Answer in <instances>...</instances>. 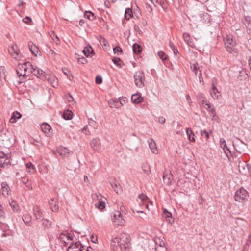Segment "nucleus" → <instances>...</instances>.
Returning <instances> with one entry per match:
<instances>
[{
	"label": "nucleus",
	"mask_w": 251,
	"mask_h": 251,
	"mask_svg": "<svg viewBox=\"0 0 251 251\" xmlns=\"http://www.w3.org/2000/svg\"><path fill=\"white\" fill-rule=\"evenodd\" d=\"M36 68L34 69V71H33V75L35 76H36L38 78H43L45 77V72L41 69L38 68L37 67L35 66Z\"/></svg>",
	"instance_id": "2eb2a0df"
},
{
	"label": "nucleus",
	"mask_w": 251,
	"mask_h": 251,
	"mask_svg": "<svg viewBox=\"0 0 251 251\" xmlns=\"http://www.w3.org/2000/svg\"><path fill=\"white\" fill-rule=\"evenodd\" d=\"M162 217L169 224H172L174 222V219L172 217V214L166 209L164 210Z\"/></svg>",
	"instance_id": "ddd939ff"
},
{
	"label": "nucleus",
	"mask_w": 251,
	"mask_h": 251,
	"mask_svg": "<svg viewBox=\"0 0 251 251\" xmlns=\"http://www.w3.org/2000/svg\"><path fill=\"white\" fill-rule=\"evenodd\" d=\"M41 128L43 132L46 134H49L51 129V126L47 123H43L41 125Z\"/></svg>",
	"instance_id": "4be33fe9"
},
{
	"label": "nucleus",
	"mask_w": 251,
	"mask_h": 251,
	"mask_svg": "<svg viewBox=\"0 0 251 251\" xmlns=\"http://www.w3.org/2000/svg\"><path fill=\"white\" fill-rule=\"evenodd\" d=\"M248 192L243 188L238 189L234 195V200L239 202H243L248 197Z\"/></svg>",
	"instance_id": "7ed1b4c3"
},
{
	"label": "nucleus",
	"mask_w": 251,
	"mask_h": 251,
	"mask_svg": "<svg viewBox=\"0 0 251 251\" xmlns=\"http://www.w3.org/2000/svg\"><path fill=\"white\" fill-rule=\"evenodd\" d=\"M225 48L226 50L230 53H236L237 50L235 48L236 42L231 36H227L225 41Z\"/></svg>",
	"instance_id": "f03ea898"
},
{
	"label": "nucleus",
	"mask_w": 251,
	"mask_h": 251,
	"mask_svg": "<svg viewBox=\"0 0 251 251\" xmlns=\"http://www.w3.org/2000/svg\"><path fill=\"white\" fill-rule=\"evenodd\" d=\"M26 167L28 172H31V170H34L35 167L31 162L26 163Z\"/></svg>",
	"instance_id": "c03bdc74"
},
{
	"label": "nucleus",
	"mask_w": 251,
	"mask_h": 251,
	"mask_svg": "<svg viewBox=\"0 0 251 251\" xmlns=\"http://www.w3.org/2000/svg\"><path fill=\"white\" fill-rule=\"evenodd\" d=\"M220 147L223 149L224 152L226 154V156L229 158V155L228 152L226 151V148L227 147V145L226 141L223 139L221 138L220 141Z\"/></svg>",
	"instance_id": "7c9ffc66"
},
{
	"label": "nucleus",
	"mask_w": 251,
	"mask_h": 251,
	"mask_svg": "<svg viewBox=\"0 0 251 251\" xmlns=\"http://www.w3.org/2000/svg\"><path fill=\"white\" fill-rule=\"evenodd\" d=\"M148 143L151 151L153 153L157 154L158 151L155 141L152 139H149L148 140Z\"/></svg>",
	"instance_id": "4468645a"
},
{
	"label": "nucleus",
	"mask_w": 251,
	"mask_h": 251,
	"mask_svg": "<svg viewBox=\"0 0 251 251\" xmlns=\"http://www.w3.org/2000/svg\"><path fill=\"white\" fill-rule=\"evenodd\" d=\"M200 96L201 97V98H202V104H203V107L207 110H209V109H210V108H211L210 104L207 101V99L205 97L202 96V94H200Z\"/></svg>",
	"instance_id": "cd10ccee"
},
{
	"label": "nucleus",
	"mask_w": 251,
	"mask_h": 251,
	"mask_svg": "<svg viewBox=\"0 0 251 251\" xmlns=\"http://www.w3.org/2000/svg\"><path fill=\"white\" fill-rule=\"evenodd\" d=\"M28 47L30 51L35 56H37L39 52V48L38 47L32 42H29Z\"/></svg>",
	"instance_id": "6ab92c4d"
},
{
	"label": "nucleus",
	"mask_w": 251,
	"mask_h": 251,
	"mask_svg": "<svg viewBox=\"0 0 251 251\" xmlns=\"http://www.w3.org/2000/svg\"><path fill=\"white\" fill-rule=\"evenodd\" d=\"M73 113L69 110H66L63 113V118L65 120H70L72 118Z\"/></svg>",
	"instance_id": "c9c22d12"
},
{
	"label": "nucleus",
	"mask_w": 251,
	"mask_h": 251,
	"mask_svg": "<svg viewBox=\"0 0 251 251\" xmlns=\"http://www.w3.org/2000/svg\"><path fill=\"white\" fill-rule=\"evenodd\" d=\"M132 48L134 52L136 54L139 53L142 51L141 46L137 43H135L133 45Z\"/></svg>",
	"instance_id": "2f4dec72"
},
{
	"label": "nucleus",
	"mask_w": 251,
	"mask_h": 251,
	"mask_svg": "<svg viewBox=\"0 0 251 251\" xmlns=\"http://www.w3.org/2000/svg\"><path fill=\"white\" fill-rule=\"evenodd\" d=\"M121 216V214L119 212H117L116 213L114 214L112 219L114 222H115V220H118L119 222L118 224H122L123 223L122 221L123 219Z\"/></svg>",
	"instance_id": "c85d7f7f"
},
{
	"label": "nucleus",
	"mask_w": 251,
	"mask_h": 251,
	"mask_svg": "<svg viewBox=\"0 0 251 251\" xmlns=\"http://www.w3.org/2000/svg\"><path fill=\"white\" fill-rule=\"evenodd\" d=\"M132 14V10L131 8H127L126 9L125 17L126 19L129 20L131 17Z\"/></svg>",
	"instance_id": "58836bf2"
},
{
	"label": "nucleus",
	"mask_w": 251,
	"mask_h": 251,
	"mask_svg": "<svg viewBox=\"0 0 251 251\" xmlns=\"http://www.w3.org/2000/svg\"><path fill=\"white\" fill-rule=\"evenodd\" d=\"M95 206L100 210H103L105 206V203L104 201H98L95 203Z\"/></svg>",
	"instance_id": "4c0bfd02"
},
{
	"label": "nucleus",
	"mask_w": 251,
	"mask_h": 251,
	"mask_svg": "<svg viewBox=\"0 0 251 251\" xmlns=\"http://www.w3.org/2000/svg\"><path fill=\"white\" fill-rule=\"evenodd\" d=\"M96 83L100 84L102 82V78L100 76H97L95 78Z\"/></svg>",
	"instance_id": "4d7b16f0"
},
{
	"label": "nucleus",
	"mask_w": 251,
	"mask_h": 251,
	"mask_svg": "<svg viewBox=\"0 0 251 251\" xmlns=\"http://www.w3.org/2000/svg\"><path fill=\"white\" fill-rule=\"evenodd\" d=\"M1 134H0V142H1V144L3 145L4 144V142L5 140H8V137L4 138L3 137V135H6V132H4L3 130H1L0 132Z\"/></svg>",
	"instance_id": "a19ab883"
},
{
	"label": "nucleus",
	"mask_w": 251,
	"mask_h": 251,
	"mask_svg": "<svg viewBox=\"0 0 251 251\" xmlns=\"http://www.w3.org/2000/svg\"><path fill=\"white\" fill-rule=\"evenodd\" d=\"M25 62H24V63H19L17 67L16 73L19 76L23 77L21 79L22 80H24L27 78V75L25 74Z\"/></svg>",
	"instance_id": "423d86ee"
},
{
	"label": "nucleus",
	"mask_w": 251,
	"mask_h": 251,
	"mask_svg": "<svg viewBox=\"0 0 251 251\" xmlns=\"http://www.w3.org/2000/svg\"><path fill=\"white\" fill-rule=\"evenodd\" d=\"M31 216L29 215H24L22 218L24 222L27 226L30 225V223L31 221Z\"/></svg>",
	"instance_id": "72a5a7b5"
},
{
	"label": "nucleus",
	"mask_w": 251,
	"mask_h": 251,
	"mask_svg": "<svg viewBox=\"0 0 251 251\" xmlns=\"http://www.w3.org/2000/svg\"><path fill=\"white\" fill-rule=\"evenodd\" d=\"M69 150L64 147L60 146L58 147L54 151V153L56 156H61L62 157L65 156L69 153Z\"/></svg>",
	"instance_id": "9d476101"
},
{
	"label": "nucleus",
	"mask_w": 251,
	"mask_h": 251,
	"mask_svg": "<svg viewBox=\"0 0 251 251\" xmlns=\"http://www.w3.org/2000/svg\"><path fill=\"white\" fill-rule=\"evenodd\" d=\"M183 37L185 42L189 46H191L192 48H195V44L192 39L191 38L189 34L187 33H184L183 34Z\"/></svg>",
	"instance_id": "dca6fc26"
},
{
	"label": "nucleus",
	"mask_w": 251,
	"mask_h": 251,
	"mask_svg": "<svg viewBox=\"0 0 251 251\" xmlns=\"http://www.w3.org/2000/svg\"><path fill=\"white\" fill-rule=\"evenodd\" d=\"M131 100L134 103H140L143 100V98L138 94H133L131 96Z\"/></svg>",
	"instance_id": "aec40b11"
},
{
	"label": "nucleus",
	"mask_w": 251,
	"mask_h": 251,
	"mask_svg": "<svg viewBox=\"0 0 251 251\" xmlns=\"http://www.w3.org/2000/svg\"><path fill=\"white\" fill-rule=\"evenodd\" d=\"M142 170L143 171L147 174H148L149 172H150V170H149V165L147 164V163H144L142 164Z\"/></svg>",
	"instance_id": "49530a36"
},
{
	"label": "nucleus",
	"mask_w": 251,
	"mask_h": 251,
	"mask_svg": "<svg viewBox=\"0 0 251 251\" xmlns=\"http://www.w3.org/2000/svg\"><path fill=\"white\" fill-rule=\"evenodd\" d=\"M201 136H205V137L206 138V139H208L209 138V133L205 130H201Z\"/></svg>",
	"instance_id": "680f3d73"
},
{
	"label": "nucleus",
	"mask_w": 251,
	"mask_h": 251,
	"mask_svg": "<svg viewBox=\"0 0 251 251\" xmlns=\"http://www.w3.org/2000/svg\"><path fill=\"white\" fill-rule=\"evenodd\" d=\"M34 216L37 220H42L43 214L38 207H34L33 209Z\"/></svg>",
	"instance_id": "412c9836"
},
{
	"label": "nucleus",
	"mask_w": 251,
	"mask_h": 251,
	"mask_svg": "<svg viewBox=\"0 0 251 251\" xmlns=\"http://www.w3.org/2000/svg\"><path fill=\"white\" fill-rule=\"evenodd\" d=\"M191 68L196 76H198L199 80L201 82V79H202L201 67L199 66L197 62H194L191 63Z\"/></svg>",
	"instance_id": "6e6552de"
},
{
	"label": "nucleus",
	"mask_w": 251,
	"mask_h": 251,
	"mask_svg": "<svg viewBox=\"0 0 251 251\" xmlns=\"http://www.w3.org/2000/svg\"><path fill=\"white\" fill-rule=\"evenodd\" d=\"M99 40L100 44L102 46H106L108 45V42L107 40L105 38L101 36H99Z\"/></svg>",
	"instance_id": "ea45409f"
},
{
	"label": "nucleus",
	"mask_w": 251,
	"mask_h": 251,
	"mask_svg": "<svg viewBox=\"0 0 251 251\" xmlns=\"http://www.w3.org/2000/svg\"><path fill=\"white\" fill-rule=\"evenodd\" d=\"M42 225L44 227L49 228L51 226V222L47 219H43Z\"/></svg>",
	"instance_id": "79ce46f5"
},
{
	"label": "nucleus",
	"mask_w": 251,
	"mask_h": 251,
	"mask_svg": "<svg viewBox=\"0 0 251 251\" xmlns=\"http://www.w3.org/2000/svg\"><path fill=\"white\" fill-rule=\"evenodd\" d=\"M22 21L25 23L28 24H29L30 22H32L31 19L28 16H26L25 18H23Z\"/></svg>",
	"instance_id": "6e6d98bb"
},
{
	"label": "nucleus",
	"mask_w": 251,
	"mask_h": 251,
	"mask_svg": "<svg viewBox=\"0 0 251 251\" xmlns=\"http://www.w3.org/2000/svg\"><path fill=\"white\" fill-rule=\"evenodd\" d=\"M79 62H81L82 64H85L87 63V60L84 58L82 57L78 59Z\"/></svg>",
	"instance_id": "774afa93"
},
{
	"label": "nucleus",
	"mask_w": 251,
	"mask_h": 251,
	"mask_svg": "<svg viewBox=\"0 0 251 251\" xmlns=\"http://www.w3.org/2000/svg\"><path fill=\"white\" fill-rule=\"evenodd\" d=\"M186 101L189 104H190L192 102L190 96L188 94L185 96Z\"/></svg>",
	"instance_id": "338daca9"
},
{
	"label": "nucleus",
	"mask_w": 251,
	"mask_h": 251,
	"mask_svg": "<svg viewBox=\"0 0 251 251\" xmlns=\"http://www.w3.org/2000/svg\"><path fill=\"white\" fill-rule=\"evenodd\" d=\"M88 124L90 126L93 127L94 129H96L97 128L96 122L91 118L88 119Z\"/></svg>",
	"instance_id": "37998d69"
},
{
	"label": "nucleus",
	"mask_w": 251,
	"mask_h": 251,
	"mask_svg": "<svg viewBox=\"0 0 251 251\" xmlns=\"http://www.w3.org/2000/svg\"><path fill=\"white\" fill-rule=\"evenodd\" d=\"M21 116L22 115L19 112L17 111L14 112L11 118L10 119V122L11 123H14L16 122L17 119H20Z\"/></svg>",
	"instance_id": "a878e982"
},
{
	"label": "nucleus",
	"mask_w": 251,
	"mask_h": 251,
	"mask_svg": "<svg viewBox=\"0 0 251 251\" xmlns=\"http://www.w3.org/2000/svg\"><path fill=\"white\" fill-rule=\"evenodd\" d=\"M111 185L113 189L114 190V191L117 193H118L119 191H120V189L119 188V190L118 189V187L116 183H111Z\"/></svg>",
	"instance_id": "bf43d9fd"
},
{
	"label": "nucleus",
	"mask_w": 251,
	"mask_h": 251,
	"mask_svg": "<svg viewBox=\"0 0 251 251\" xmlns=\"http://www.w3.org/2000/svg\"><path fill=\"white\" fill-rule=\"evenodd\" d=\"M31 143L35 145V146H41V145H42V143L40 142V140L39 139H33L31 141Z\"/></svg>",
	"instance_id": "3c124183"
},
{
	"label": "nucleus",
	"mask_w": 251,
	"mask_h": 251,
	"mask_svg": "<svg viewBox=\"0 0 251 251\" xmlns=\"http://www.w3.org/2000/svg\"><path fill=\"white\" fill-rule=\"evenodd\" d=\"M48 81H50L53 87H56L58 85L57 79L54 76H51L48 79Z\"/></svg>",
	"instance_id": "e433bc0d"
},
{
	"label": "nucleus",
	"mask_w": 251,
	"mask_h": 251,
	"mask_svg": "<svg viewBox=\"0 0 251 251\" xmlns=\"http://www.w3.org/2000/svg\"><path fill=\"white\" fill-rule=\"evenodd\" d=\"M49 204L50 206V208L53 212H57L58 210V202L54 199H51L50 201H49Z\"/></svg>",
	"instance_id": "f3484780"
},
{
	"label": "nucleus",
	"mask_w": 251,
	"mask_h": 251,
	"mask_svg": "<svg viewBox=\"0 0 251 251\" xmlns=\"http://www.w3.org/2000/svg\"><path fill=\"white\" fill-rule=\"evenodd\" d=\"M10 205L11 207L12 208L13 211H17L18 210V205L16 204V202L14 201H12L10 203Z\"/></svg>",
	"instance_id": "de8ad7c7"
},
{
	"label": "nucleus",
	"mask_w": 251,
	"mask_h": 251,
	"mask_svg": "<svg viewBox=\"0 0 251 251\" xmlns=\"http://www.w3.org/2000/svg\"><path fill=\"white\" fill-rule=\"evenodd\" d=\"M84 16L87 18L89 19L90 20H93L95 19V15L93 13L91 12L90 11H87L84 13Z\"/></svg>",
	"instance_id": "f704fd0d"
},
{
	"label": "nucleus",
	"mask_w": 251,
	"mask_h": 251,
	"mask_svg": "<svg viewBox=\"0 0 251 251\" xmlns=\"http://www.w3.org/2000/svg\"><path fill=\"white\" fill-rule=\"evenodd\" d=\"M83 52L86 56H89L90 54H94V51L90 46L85 47Z\"/></svg>",
	"instance_id": "c756f323"
},
{
	"label": "nucleus",
	"mask_w": 251,
	"mask_h": 251,
	"mask_svg": "<svg viewBox=\"0 0 251 251\" xmlns=\"http://www.w3.org/2000/svg\"><path fill=\"white\" fill-rule=\"evenodd\" d=\"M158 55L163 61L168 59L167 56L165 54V52L162 51H158Z\"/></svg>",
	"instance_id": "a18cd8bd"
},
{
	"label": "nucleus",
	"mask_w": 251,
	"mask_h": 251,
	"mask_svg": "<svg viewBox=\"0 0 251 251\" xmlns=\"http://www.w3.org/2000/svg\"><path fill=\"white\" fill-rule=\"evenodd\" d=\"M2 192L3 195L6 196L9 194L10 191V188L8 185L4 182L2 183Z\"/></svg>",
	"instance_id": "b1692460"
},
{
	"label": "nucleus",
	"mask_w": 251,
	"mask_h": 251,
	"mask_svg": "<svg viewBox=\"0 0 251 251\" xmlns=\"http://www.w3.org/2000/svg\"><path fill=\"white\" fill-rule=\"evenodd\" d=\"M109 106L111 108H119L123 105V103H121L118 99H111L108 101Z\"/></svg>",
	"instance_id": "f8f14e48"
},
{
	"label": "nucleus",
	"mask_w": 251,
	"mask_h": 251,
	"mask_svg": "<svg viewBox=\"0 0 251 251\" xmlns=\"http://www.w3.org/2000/svg\"><path fill=\"white\" fill-rule=\"evenodd\" d=\"M10 158L8 154H6L0 151V166L1 168L5 167L10 164Z\"/></svg>",
	"instance_id": "0eeeda50"
},
{
	"label": "nucleus",
	"mask_w": 251,
	"mask_h": 251,
	"mask_svg": "<svg viewBox=\"0 0 251 251\" xmlns=\"http://www.w3.org/2000/svg\"><path fill=\"white\" fill-rule=\"evenodd\" d=\"M82 132L84 133L86 135H90V132L88 130V126L86 125L83 128L81 129Z\"/></svg>",
	"instance_id": "5fc2aeb1"
},
{
	"label": "nucleus",
	"mask_w": 251,
	"mask_h": 251,
	"mask_svg": "<svg viewBox=\"0 0 251 251\" xmlns=\"http://www.w3.org/2000/svg\"><path fill=\"white\" fill-rule=\"evenodd\" d=\"M112 62L118 66H121L120 62L121 60L118 57H115L112 59Z\"/></svg>",
	"instance_id": "603ef678"
},
{
	"label": "nucleus",
	"mask_w": 251,
	"mask_h": 251,
	"mask_svg": "<svg viewBox=\"0 0 251 251\" xmlns=\"http://www.w3.org/2000/svg\"><path fill=\"white\" fill-rule=\"evenodd\" d=\"M134 82L135 85L139 88H142L145 86V76L143 72L138 71L134 75Z\"/></svg>",
	"instance_id": "20e7f679"
},
{
	"label": "nucleus",
	"mask_w": 251,
	"mask_h": 251,
	"mask_svg": "<svg viewBox=\"0 0 251 251\" xmlns=\"http://www.w3.org/2000/svg\"><path fill=\"white\" fill-rule=\"evenodd\" d=\"M21 181L26 186L28 190H31L32 189L31 183L29 182V179L28 177L26 176L22 177L21 178Z\"/></svg>",
	"instance_id": "5701e85b"
},
{
	"label": "nucleus",
	"mask_w": 251,
	"mask_h": 251,
	"mask_svg": "<svg viewBox=\"0 0 251 251\" xmlns=\"http://www.w3.org/2000/svg\"><path fill=\"white\" fill-rule=\"evenodd\" d=\"M186 134L190 141L193 142L195 141L194 134L191 128H186Z\"/></svg>",
	"instance_id": "393cba45"
},
{
	"label": "nucleus",
	"mask_w": 251,
	"mask_h": 251,
	"mask_svg": "<svg viewBox=\"0 0 251 251\" xmlns=\"http://www.w3.org/2000/svg\"><path fill=\"white\" fill-rule=\"evenodd\" d=\"M113 51L114 53H118L119 52H122V50L120 47H116L113 48Z\"/></svg>",
	"instance_id": "052dcab7"
},
{
	"label": "nucleus",
	"mask_w": 251,
	"mask_h": 251,
	"mask_svg": "<svg viewBox=\"0 0 251 251\" xmlns=\"http://www.w3.org/2000/svg\"><path fill=\"white\" fill-rule=\"evenodd\" d=\"M25 66L26 69L25 70V74L27 75L28 74V75H30L31 74L33 73V71H34V69L36 68L35 66L33 65L30 62H25Z\"/></svg>",
	"instance_id": "a211bd4d"
},
{
	"label": "nucleus",
	"mask_w": 251,
	"mask_h": 251,
	"mask_svg": "<svg viewBox=\"0 0 251 251\" xmlns=\"http://www.w3.org/2000/svg\"><path fill=\"white\" fill-rule=\"evenodd\" d=\"M84 247L81 246L79 242L72 243L68 247L67 251H83Z\"/></svg>",
	"instance_id": "1a4fd4ad"
},
{
	"label": "nucleus",
	"mask_w": 251,
	"mask_h": 251,
	"mask_svg": "<svg viewBox=\"0 0 251 251\" xmlns=\"http://www.w3.org/2000/svg\"><path fill=\"white\" fill-rule=\"evenodd\" d=\"M251 244V234L248 236L247 239L246 241V243L244 245L243 251H247L248 250L249 246Z\"/></svg>",
	"instance_id": "473e14b6"
},
{
	"label": "nucleus",
	"mask_w": 251,
	"mask_h": 251,
	"mask_svg": "<svg viewBox=\"0 0 251 251\" xmlns=\"http://www.w3.org/2000/svg\"><path fill=\"white\" fill-rule=\"evenodd\" d=\"M166 121V120L165 119L162 117V116H161V117H159V118H158V122L160 124H164L165 123Z\"/></svg>",
	"instance_id": "69168bd1"
},
{
	"label": "nucleus",
	"mask_w": 251,
	"mask_h": 251,
	"mask_svg": "<svg viewBox=\"0 0 251 251\" xmlns=\"http://www.w3.org/2000/svg\"><path fill=\"white\" fill-rule=\"evenodd\" d=\"M210 94L213 98L217 99L219 97V91L217 90V88L212 83V87L210 90Z\"/></svg>",
	"instance_id": "bb28decb"
},
{
	"label": "nucleus",
	"mask_w": 251,
	"mask_h": 251,
	"mask_svg": "<svg viewBox=\"0 0 251 251\" xmlns=\"http://www.w3.org/2000/svg\"><path fill=\"white\" fill-rule=\"evenodd\" d=\"M5 212L4 211V208L2 205L0 204V217L4 218Z\"/></svg>",
	"instance_id": "13d9d810"
},
{
	"label": "nucleus",
	"mask_w": 251,
	"mask_h": 251,
	"mask_svg": "<svg viewBox=\"0 0 251 251\" xmlns=\"http://www.w3.org/2000/svg\"><path fill=\"white\" fill-rule=\"evenodd\" d=\"M156 246H165V243L163 240H160L159 238L156 239L155 240Z\"/></svg>",
	"instance_id": "864d4df0"
},
{
	"label": "nucleus",
	"mask_w": 251,
	"mask_h": 251,
	"mask_svg": "<svg viewBox=\"0 0 251 251\" xmlns=\"http://www.w3.org/2000/svg\"><path fill=\"white\" fill-rule=\"evenodd\" d=\"M110 244L114 251L117 250L118 246L121 251H128V249L130 244V236L126 233H122L119 237L112 239Z\"/></svg>",
	"instance_id": "f257e3e1"
},
{
	"label": "nucleus",
	"mask_w": 251,
	"mask_h": 251,
	"mask_svg": "<svg viewBox=\"0 0 251 251\" xmlns=\"http://www.w3.org/2000/svg\"><path fill=\"white\" fill-rule=\"evenodd\" d=\"M9 53L14 57L16 60H19L21 57V55L20 54L19 50L18 49L16 44H13L11 47L8 48Z\"/></svg>",
	"instance_id": "39448f33"
},
{
	"label": "nucleus",
	"mask_w": 251,
	"mask_h": 251,
	"mask_svg": "<svg viewBox=\"0 0 251 251\" xmlns=\"http://www.w3.org/2000/svg\"><path fill=\"white\" fill-rule=\"evenodd\" d=\"M90 144L94 151H99L100 149V142L99 138L93 139L90 142Z\"/></svg>",
	"instance_id": "9b49d317"
},
{
	"label": "nucleus",
	"mask_w": 251,
	"mask_h": 251,
	"mask_svg": "<svg viewBox=\"0 0 251 251\" xmlns=\"http://www.w3.org/2000/svg\"><path fill=\"white\" fill-rule=\"evenodd\" d=\"M67 100L68 102H71L74 101V98L71 95H69L66 97Z\"/></svg>",
	"instance_id": "0e129e2a"
},
{
	"label": "nucleus",
	"mask_w": 251,
	"mask_h": 251,
	"mask_svg": "<svg viewBox=\"0 0 251 251\" xmlns=\"http://www.w3.org/2000/svg\"><path fill=\"white\" fill-rule=\"evenodd\" d=\"M163 180H164V181L167 184H169L171 183L170 178H168L167 176L165 175L163 176Z\"/></svg>",
	"instance_id": "e2e57ef3"
},
{
	"label": "nucleus",
	"mask_w": 251,
	"mask_h": 251,
	"mask_svg": "<svg viewBox=\"0 0 251 251\" xmlns=\"http://www.w3.org/2000/svg\"><path fill=\"white\" fill-rule=\"evenodd\" d=\"M155 251H168L165 246H157L155 247Z\"/></svg>",
	"instance_id": "8fccbe9b"
},
{
	"label": "nucleus",
	"mask_w": 251,
	"mask_h": 251,
	"mask_svg": "<svg viewBox=\"0 0 251 251\" xmlns=\"http://www.w3.org/2000/svg\"><path fill=\"white\" fill-rule=\"evenodd\" d=\"M169 45H170V48H171V49L173 50L175 55H177L178 54H179L177 49L176 48V47L174 45H173L171 43V42H169Z\"/></svg>",
	"instance_id": "09e8293b"
}]
</instances>
